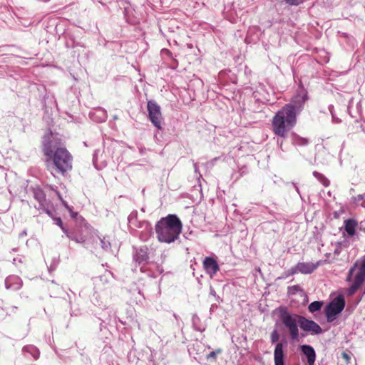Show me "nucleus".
Wrapping results in <instances>:
<instances>
[{"label": "nucleus", "mask_w": 365, "mask_h": 365, "mask_svg": "<svg viewBox=\"0 0 365 365\" xmlns=\"http://www.w3.org/2000/svg\"><path fill=\"white\" fill-rule=\"evenodd\" d=\"M297 273H299L298 270H297V264L287 270V276L294 275Z\"/></svg>", "instance_id": "obj_33"}, {"label": "nucleus", "mask_w": 365, "mask_h": 365, "mask_svg": "<svg viewBox=\"0 0 365 365\" xmlns=\"http://www.w3.org/2000/svg\"><path fill=\"white\" fill-rule=\"evenodd\" d=\"M49 203L50 202H46L44 203V205H41L40 207H38V210H42L43 212H45L48 216L52 217L53 216V212L49 208Z\"/></svg>", "instance_id": "obj_28"}, {"label": "nucleus", "mask_w": 365, "mask_h": 365, "mask_svg": "<svg viewBox=\"0 0 365 365\" xmlns=\"http://www.w3.org/2000/svg\"><path fill=\"white\" fill-rule=\"evenodd\" d=\"M27 235L26 231L24 230L22 232L19 234V237H22L24 236H26Z\"/></svg>", "instance_id": "obj_41"}, {"label": "nucleus", "mask_w": 365, "mask_h": 365, "mask_svg": "<svg viewBox=\"0 0 365 365\" xmlns=\"http://www.w3.org/2000/svg\"><path fill=\"white\" fill-rule=\"evenodd\" d=\"M61 230H63V232L66 234V235L67 237H68V235H73L67 229H66L63 226L61 227Z\"/></svg>", "instance_id": "obj_38"}, {"label": "nucleus", "mask_w": 365, "mask_h": 365, "mask_svg": "<svg viewBox=\"0 0 365 365\" xmlns=\"http://www.w3.org/2000/svg\"><path fill=\"white\" fill-rule=\"evenodd\" d=\"M301 351L306 356L309 365H314L316 360V352L314 348L310 345L301 346Z\"/></svg>", "instance_id": "obj_17"}, {"label": "nucleus", "mask_w": 365, "mask_h": 365, "mask_svg": "<svg viewBox=\"0 0 365 365\" xmlns=\"http://www.w3.org/2000/svg\"><path fill=\"white\" fill-rule=\"evenodd\" d=\"M173 316L176 319H178V316L175 314H174Z\"/></svg>", "instance_id": "obj_46"}, {"label": "nucleus", "mask_w": 365, "mask_h": 365, "mask_svg": "<svg viewBox=\"0 0 365 365\" xmlns=\"http://www.w3.org/2000/svg\"><path fill=\"white\" fill-rule=\"evenodd\" d=\"M62 202H63V205H64V206H65V207H66L69 210V212H71V216H72L73 217H74L77 215V213H73V212H72V207H69V206L68 205V204L66 203V202H65V201H62Z\"/></svg>", "instance_id": "obj_35"}, {"label": "nucleus", "mask_w": 365, "mask_h": 365, "mask_svg": "<svg viewBox=\"0 0 365 365\" xmlns=\"http://www.w3.org/2000/svg\"><path fill=\"white\" fill-rule=\"evenodd\" d=\"M299 325L302 329L312 334H319L322 332L321 327L317 323L302 316L299 317Z\"/></svg>", "instance_id": "obj_9"}, {"label": "nucleus", "mask_w": 365, "mask_h": 365, "mask_svg": "<svg viewBox=\"0 0 365 365\" xmlns=\"http://www.w3.org/2000/svg\"><path fill=\"white\" fill-rule=\"evenodd\" d=\"M309 142V140L307 138L301 137L296 133L292 134L291 143L294 146L304 147L308 145Z\"/></svg>", "instance_id": "obj_18"}, {"label": "nucleus", "mask_w": 365, "mask_h": 365, "mask_svg": "<svg viewBox=\"0 0 365 365\" xmlns=\"http://www.w3.org/2000/svg\"><path fill=\"white\" fill-rule=\"evenodd\" d=\"M364 294H365V289L364 290V292H363Z\"/></svg>", "instance_id": "obj_48"}, {"label": "nucleus", "mask_w": 365, "mask_h": 365, "mask_svg": "<svg viewBox=\"0 0 365 365\" xmlns=\"http://www.w3.org/2000/svg\"><path fill=\"white\" fill-rule=\"evenodd\" d=\"M345 307L344 296L339 295L329 302L325 308L327 320L329 322H333L336 317L339 314Z\"/></svg>", "instance_id": "obj_6"}, {"label": "nucleus", "mask_w": 365, "mask_h": 365, "mask_svg": "<svg viewBox=\"0 0 365 365\" xmlns=\"http://www.w3.org/2000/svg\"><path fill=\"white\" fill-rule=\"evenodd\" d=\"M321 262L318 261L317 263L312 262H298L297 264V270L299 273L304 274H312L320 265Z\"/></svg>", "instance_id": "obj_13"}, {"label": "nucleus", "mask_w": 365, "mask_h": 365, "mask_svg": "<svg viewBox=\"0 0 365 365\" xmlns=\"http://www.w3.org/2000/svg\"><path fill=\"white\" fill-rule=\"evenodd\" d=\"M342 356H343V358L346 359V360H349L350 359L349 356L346 353H345V352H344L342 354Z\"/></svg>", "instance_id": "obj_40"}, {"label": "nucleus", "mask_w": 365, "mask_h": 365, "mask_svg": "<svg viewBox=\"0 0 365 365\" xmlns=\"http://www.w3.org/2000/svg\"><path fill=\"white\" fill-rule=\"evenodd\" d=\"M299 317L298 314H291L286 308H281L279 311V319L282 324L288 329L290 338L297 340L299 338Z\"/></svg>", "instance_id": "obj_4"}, {"label": "nucleus", "mask_w": 365, "mask_h": 365, "mask_svg": "<svg viewBox=\"0 0 365 365\" xmlns=\"http://www.w3.org/2000/svg\"><path fill=\"white\" fill-rule=\"evenodd\" d=\"M306 101V95H297L276 113L272 120V131L276 135L282 138L287 137L296 125L297 115L302 110Z\"/></svg>", "instance_id": "obj_1"}, {"label": "nucleus", "mask_w": 365, "mask_h": 365, "mask_svg": "<svg viewBox=\"0 0 365 365\" xmlns=\"http://www.w3.org/2000/svg\"><path fill=\"white\" fill-rule=\"evenodd\" d=\"M322 305H323L322 302L314 301L309 305L308 309L311 313H314V312L319 311L322 309Z\"/></svg>", "instance_id": "obj_23"}, {"label": "nucleus", "mask_w": 365, "mask_h": 365, "mask_svg": "<svg viewBox=\"0 0 365 365\" xmlns=\"http://www.w3.org/2000/svg\"><path fill=\"white\" fill-rule=\"evenodd\" d=\"M92 246L94 249H98L99 247L105 252L110 250L111 245L109 240L106 237H101L98 235L92 237Z\"/></svg>", "instance_id": "obj_14"}, {"label": "nucleus", "mask_w": 365, "mask_h": 365, "mask_svg": "<svg viewBox=\"0 0 365 365\" xmlns=\"http://www.w3.org/2000/svg\"><path fill=\"white\" fill-rule=\"evenodd\" d=\"M147 110L148 112V118L152 124L157 130H161L163 118L160 106L154 100H150L147 103Z\"/></svg>", "instance_id": "obj_7"}, {"label": "nucleus", "mask_w": 365, "mask_h": 365, "mask_svg": "<svg viewBox=\"0 0 365 365\" xmlns=\"http://www.w3.org/2000/svg\"><path fill=\"white\" fill-rule=\"evenodd\" d=\"M279 339V334L277 329H274L270 335V341L272 344L276 343Z\"/></svg>", "instance_id": "obj_30"}, {"label": "nucleus", "mask_w": 365, "mask_h": 365, "mask_svg": "<svg viewBox=\"0 0 365 365\" xmlns=\"http://www.w3.org/2000/svg\"><path fill=\"white\" fill-rule=\"evenodd\" d=\"M222 352V350L220 349H218L215 351H211L209 354L207 355L206 358L207 359H215L217 354H220Z\"/></svg>", "instance_id": "obj_32"}, {"label": "nucleus", "mask_w": 365, "mask_h": 365, "mask_svg": "<svg viewBox=\"0 0 365 365\" xmlns=\"http://www.w3.org/2000/svg\"><path fill=\"white\" fill-rule=\"evenodd\" d=\"M210 293H211L212 294H213V295H215V292L213 289H212V290H211Z\"/></svg>", "instance_id": "obj_44"}, {"label": "nucleus", "mask_w": 365, "mask_h": 365, "mask_svg": "<svg viewBox=\"0 0 365 365\" xmlns=\"http://www.w3.org/2000/svg\"><path fill=\"white\" fill-rule=\"evenodd\" d=\"M34 197L38 202V207L44 205V203L48 202L46 199V195L41 189H35L34 190Z\"/></svg>", "instance_id": "obj_21"}, {"label": "nucleus", "mask_w": 365, "mask_h": 365, "mask_svg": "<svg viewBox=\"0 0 365 365\" xmlns=\"http://www.w3.org/2000/svg\"><path fill=\"white\" fill-rule=\"evenodd\" d=\"M334 252H335L336 254H338V253H339V250H336Z\"/></svg>", "instance_id": "obj_47"}, {"label": "nucleus", "mask_w": 365, "mask_h": 365, "mask_svg": "<svg viewBox=\"0 0 365 365\" xmlns=\"http://www.w3.org/2000/svg\"><path fill=\"white\" fill-rule=\"evenodd\" d=\"M182 223L175 215H168L163 217L155 225L158 240L161 242H175L182 231Z\"/></svg>", "instance_id": "obj_3"}, {"label": "nucleus", "mask_w": 365, "mask_h": 365, "mask_svg": "<svg viewBox=\"0 0 365 365\" xmlns=\"http://www.w3.org/2000/svg\"><path fill=\"white\" fill-rule=\"evenodd\" d=\"M344 228L347 234L353 236L355 234L356 222L354 220H347L344 222Z\"/></svg>", "instance_id": "obj_22"}, {"label": "nucleus", "mask_w": 365, "mask_h": 365, "mask_svg": "<svg viewBox=\"0 0 365 365\" xmlns=\"http://www.w3.org/2000/svg\"><path fill=\"white\" fill-rule=\"evenodd\" d=\"M284 344L282 342L277 343L274 351V365H284Z\"/></svg>", "instance_id": "obj_15"}, {"label": "nucleus", "mask_w": 365, "mask_h": 365, "mask_svg": "<svg viewBox=\"0 0 365 365\" xmlns=\"http://www.w3.org/2000/svg\"><path fill=\"white\" fill-rule=\"evenodd\" d=\"M12 311L15 312L17 309V307L15 306L11 307Z\"/></svg>", "instance_id": "obj_43"}, {"label": "nucleus", "mask_w": 365, "mask_h": 365, "mask_svg": "<svg viewBox=\"0 0 365 365\" xmlns=\"http://www.w3.org/2000/svg\"><path fill=\"white\" fill-rule=\"evenodd\" d=\"M133 259L135 263V267L133 269L134 272H136L137 267H139L141 272L147 273L148 276H153L151 272L146 268L147 265L151 264L149 262L148 247L147 246H140L135 248V251L133 253Z\"/></svg>", "instance_id": "obj_5"}, {"label": "nucleus", "mask_w": 365, "mask_h": 365, "mask_svg": "<svg viewBox=\"0 0 365 365\" xmlns=\"http://www.w3.org/2000/svg\"><path fill=\"white\" fill-rule=\"evenodd\" d=\"M357 267H359L363 272H365V256L362 257L361 260H357L354 263V264L349 269L346 277V281H350L351 279L352 275Z\"/></svg>", "instance_id": "obj_19"}, {"label": "nucleus", "mask_w": 365, "mask_h": 365, "mask_svg": "<svg viewBox=\"0 0 365 365\" xmlns=\"http://www.w3.org/2000/svg\"><path fill=\"white\" fill-rule=\"evenodd\" d=\"M22 351L24 353V352L29 353L34 358V359H38L39 357V355H40V351H39L38 349L34 345L24 346L22 349Z\"/></svg>", "instance_id": "obj_20"}, {"label": "nucleus", "mask_w": 365, "mask_h": 365, "mask_svg": "<svg viewBox=\"0 0 365 365\" xmlns=\"http://www.w3.org/2000/svg\"><path fill=\"white\" fill-rule=\"evenodd\" d=\"M90 118L97 123H102L107 119V112L102 108H98L91 111L89 113Z\"/></svg>", "instance_id": "obj_16"}, {"label": "nucleus", "mask_w": 365, "mask_h": 365, "mask_svg": "<svg viewBox=\"0 0 365 365\" xmlns=\"http://www.w3.org/2000/svg\"><path fill=\"white\" fill-rule=\"evenodd\" d=\"M134 227L142 230L140 234V238L143 241H146L153 233V227L148 221H138Z\"/></svg>", "instance_id": "obj_12"}, {"label": "nucleus", "mask_w": 365, "mask_h": 365, "mask_svg": "<svg viewBox=\"0 0 365 365\" xmlns=\"http://www.w3.org/2000/svg\"><path fill=\"white\" fill-rule=\"evenodd\" d=\"M138 212L136 211H133L128 217V223L130 226H135L138 223V220L137 219Z\"/></svg>", "instance_id": "obj_27"}, {"label": "nucleus", "mask_w": 365, "mask_h": 365, "mask_svg": "<svg viewBox=\"0 0 365 365\" xmlns=\"http://www.w3.org/2000/svg\"><path fill=\"white\" fill-rule=\"evenodd\" d=\"M353 283L349 288L347 291L348 295H353L362 285V284L365 282V272H363L359 267L356 268L355 272H354L351 279L349 281H352Z\"/></svg>", "instance_id": "obj_8"}, {"label": "nucleus", "mask_w": 365, "mask_h": 365, "mask_svg": "<svg viewBox=\"0 0 365 365\" xmlns=\"http://www.w3.org/2000/svg\"><path fill=\"white\" fill-rule=\"evenodd\" d=\"M56 135L51 133L43 140V150L48 163H51L58 173L64 175L72 169L73 158L66 148L58 146Z\"/></svg>", "instance_id": "obj_2"}, {"label": "nucleus", "mask_w": 365, "mask_h": 365, "mask_svg": "<svg viewBox=\"0 0 365 365\" xmlns=\"http://www.w3.org/2000/svg\"><path fill=\"white\" fill-rule=\"evenodd\" d=\"M203 267L207 274L212 277L219 271L220 267L217 261L211 257H206L203 260Z\"/></svg>", "instance_id": "obj_10"}, {"label": "nucleus", "mask_w": 365, "mask_h": 365, "mask_svg": "<svg viewBox=\"0 0 365 365\" xmlns=\"http://www.w3.org/2000/svg\"><path fill=\"white\" fill-rule=\"evenodd\" d=\"M364 199V195H357V200H362Z\"/></svg>", "instance_id": "obj_42"}, {"label": "nucleus", "mask_w": 365, "mask_h": 365, "mask_svg": "<svg viewBox=\"0 0 365 365\" xmlns=\"http://www.w3.org/2000/svg\"><path fill=\"white\" fill-rule=\"evenodd\" d=\"M313 175L324 185L328 186L329 185V180L322 173L317 171L313 172Z\"/></svg>", "instance_id": "obj_26"}, {"label": "nucleus", "mask_w": 365, "mask_h": 365, "mask_svg": "<svg viewBox=\"0 0 365 365\" xmlns=\"http://www.w3.org/2000/svg\"><path fill=\"white\" fill-rule=\"evenodd\" d=\"M6 176V169L0 165V178H4Z\"/></svg>", "instance_id": "obj_36"}, {"label": "nucleus", "mask_w": 365, "mask_h": 365, "mask_svg": "<svg viewBox=\"0 0 365 365\" xmlns=\"http://www.w3.org/2000/svg\"><path fill=\"white\" fill-rule=\"evenodd\" d=\"M192 323L193 328L199 331H203L205 330L204 327H202L200 325V319L197 314H193L192 317Z\"/></svg>", "instance_id": "obj_24"}, {"label": "nucleus", "mask_w": 365, "mask_h": 365, "mask_svg": "<svg viewBox=\"0 0 365 365\" xmlns=\"http://www.w3.org/2000/svg\"><path fill=\"white\" fill-rule=\"evenodd\" d=\"M68 237L77 243H84L85 247L88 248V242H86L85 237L82 235L77 236L76 235H68Z\"/></svg>", "instance_id": "obj_25"}, {"label": "nucleus", "mask_w": 365, "mask_h": 365, "mask_svg": "<svg viewBox=\"0 0 365 365\" xmlns=\"http://www.w3.org/2000/svg\"><path fill=\"white\" fill-rule=\"evenodd\" d=\"M173 316L176 319H178V316L175 314H174Z\"/></svg>", "instance_id": "obj_45"}, {"label": "nucleus", "mask_w": 365, "mask_h": 365, "mask_svg": "<svg viewBox=\"0 0 365 365\" xmlns=\"http://www.w3.org/2000/svg\"><path fill=\"white\" fill-rule=\"evenodd\" d=\"M299 291H302L299 285H294L288 287L289 294H295Z\"/></svg>", "instance_id": "obj_31"}, {"label": "nucleus", "mask_w": 365, "mask_h": 365, "mask_svg": "<svg viewBox=\"0 0 365 365\" xmlns=\"http://www.w3.org/2000/svg\"><path fill=\"white\" fill-rule=\"evenodd\" d=\"M329 110L331 115L332 122L334 123H339L341 122V120L339 118H337V116H336L334 113V108L332 105H330L329 106Z\"/></svg>", "instance_id": "obj_29"}, {"label": "nucleus", "mask_w": 365, "mask_h": 365, "mask_svg": "<svg viewBox=\"0 0 365 365\" xmlns=\"http://www.w3.org/2000/svg\"><path fill=\"white\" fill-rule=\"evenodd\" d=\"M4 284L6 289L17 291L21 288L23 282L19 276L10 275L5 279Z\"/></svg>", "instance_id": "obj_11"}, {"label": "nucleus", "mask_w": 365, "mask_h": 365, "mask_svg": "<svg viewBox=\"0 0 365 365\" xmlns=\"http://www.w3.org/2000/svg\"><path fill=\"white\" fill-rule=\"evenodd\" d=\"M61 230H63V232L66 234V235L67 237H68V235H73L67 229H66L63 226L61 227Z\"/></svg>", "instance_id": "obj_39"}, {"label": "nucleus", "mask_w": 365, "mask_h": 365, "mask_svg": "<svg viewBox=\"0 0 365 365\" xmlns=\"http://www.w3.org/2000/svg\"><path fill=\"white\" fill-rule=\"evenodd\" d=\"M285 1L289 5H299L302 3L304 0H285Z\"/></svg>", "instance_id": "obj_34"}, {"label": "nucleus", "mask_w": 365, "mask_h": 365, "mask_svg": "<svg viewBox=\"0 0 365 365\" xmlns=\"http://www.w3.org/2000/svg\"><path fill=\"white\" fill-rule=\"evenodd\" d=\"M53 220L55 221V223L59 226L61 228L63 226L62 220L60 217H55L53 218Z\"/></svg>", "instance_id": "obj_37"}]
</instances>
